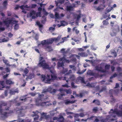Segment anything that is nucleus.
I'll use <instances>...</instances> for the list:
<instances>
[{"label":"nucleus","instance_id":"1","mask_svg":"<svg viewBox=\"0 0 122 122\" xmlns=\"http://www.w3.org/2000/svg\"><path fill=\"white\" fill-rule=\"evenodd\" d=\"M66 78H67L68 76H64V77L61 76L57 77L56 75H51L50 76L49 74L47 75L46 76L45 75L42 74L40 77V79L42 81L44 82L47 83H50L51 81L55 80H66Z\"/></svg>","mask_w":122,"mask_h":122},{"label":"nucleus","instance_id":"2","mask_svg":"<svg viewBox=\"0 0 122 122\" xmlns=\"http://www.w3.org/2000/svg\"><path fill=\"white\" fill-rule=\"evenodd\" d=\"M44 95L39 94L38 96L36 99V105L38 106H49L51 104L49 102H42V101L46 99L49 97V96L47 95L46 97H44Z\"/></svg>","mask_w":122,"mask_h":122},{"label":"nucleus","instance_id":"3","mask_svg":"<svg viewBox=\"0 0 122 122\" xmlns=\"http://www.w3.org/2000/svg\"><path fill=\"white\" fill-rule=\"evenodd\" d=\"M54 41L53 38H51L42 41L41 42V44L43 45H45V49L48 51H50L52 50V49L51 46H49V45L52 44Z\"/></svg>","mask_w":122,"mask_h":122},{"label":"nucleus","instance_id":"4","mask_svg":"<svg viewBox=\"0 0 122 122\" xmlns=\"http://www.w3.org/2000/svg\"><path fill=\"white\" fill-rule=\"evenodd\" d=\"M109 114L111 117L114 118L116 117V115L118 117H121L122 116V110H119L117 109L113 110L112 109L109 112Z\"/></svg>","mask_w":122,"mask_h":122},{"label":"nucleus","instance_id":"5","mask_svg":"<svg viewBox=\"0 0 122 122\" xmlns=\"http://www.w3.org/2000/svg\"><path fill=\"white\" fill-rule=\"evenodd\" d=\"M10 109V107H5L4 109V111H7L3 112L2 113V115H3L4 117H7L10 114L13 113L15 111H17L21 110L20 109H17V108H16V109H15L13 110H9Z\"/></svg>","mask_w":122,"mask_h":122},{"label":"nucleus","instance_id":"6","mask_svg":"<svg viewBox=\"0 0 122 122\" xmlns=\"http://www.w3.org/2000/svg\"><path fill=\"white\" fill-rule=\"evenodd\" d=\"M41 14V12H39L36 13V11L33 10L30 12V13L28 14L27 15L28 17H31L32 19H34L38 16L40 17V15Z\"/></svg>","mask_w":122,"mask_h":122},{"label":"nucleus","instance_id":"7","mask_svg":"<svg viewBox=\"0 0 122 122\" xmlns=\"http://www.w3.org/2000/svg\"><path fill=\"white\" fill-rule=\"evenodd\" d=\"M65 61H62L61 62H60V61H58L57 63L58 68L59 67H61L63 68V70L61 71V73L64 74L66 72L68 71V69L66 68L65 69L64 68V63ZM66 62L69 63L70 61H65Z\"/></svg>","mask_w":122,"mask_h":122},{"label":"nucleus","instance_id":"8","mask_svg":"<svg viewBox=\"0 0 122 122\" xmlns=\"http://www.w3.org/2000/svg\"><path fill=\"white\" fill-rule=\"evenodd\" d=\"M91 64L94 66H95L96 69V70L100 71L102 72H106V71L105 69H102V67L100 66H99L97 65L96 64V62H98V61H90Z\"/></svg>","mask_w":122,"mask_h":122},{"label":"nucleus","instance_id":"9","mask_svg":"<svg viewBox=\"0 0 122 122\" xmlns=\"http://www.w3.org/2000/svg\"><path fill=\"white\" fill-rule=\"evenodd\" d=\"M45 62L40 61L39 63L38 66L40 67H42L44 69H50V67H49L48 64L45 63Z\"/></svg>","mask_w":122,"mask_h":122},{"label":"nucleus","instance_id":"10","mask_svg":"<svg viewBox=\"0 0 122 122\" xmlns=\"http://www.w3.org/2000/svg\"><path fill=\"white\" fill-rule=\"evenodd\" d=\"M65 49L64 48H63L61 50V52L64 54V56L63 57L60 58L59 59L61 61H69L68 60L66 59V56L65 55V54L67 52V51H65Z\"/></svg>","mask_w":122,"mask_h":122},{"label":"nucleus","instance_id":"11","mask_svg":"<svg viewBox=\"0 0 122 122\" xmlns=\"http://www.w3.org/2000/svg\"><path fill=\"white\" fill-rule=\"evenodd\" d=\"M87 75L91 76H93L96 77L98 76V74L95 73H93L91 70H89L87 72Z\"/></svg>","mask_w":122,"mask_h":122},{"label":"nucleus","instance_id":"12","mask_svg":"<svg viewBox=\"0 0 122 122\" xmlns=\"http://www.w3.org/2000/svg\"><path fill=\"white\" fill-rule=\"evenodd\" d=\"M120 31L119 28L118 27L117 29H114L110 33V35L112 36H115L118 32Z\"/></svg>","mask_w":122,"mask_h":122},{"label":"nucleus","instance_id":"13","mask_svg":"<svg viewBox=\"0 0 122 122\" xmlns=\"http://www.w3.org/2000/svg\"><path fill=\"white\" fill-rule=\"evenodd\" d=\"M61 93L65 92L67 94H71L72 93L70 89H63L62 88L60 89L59 90Z\"/></svg>","mask_w":122,"mask_h":122},{"label":"nucleus","instance_id":"14","mask_svg":"<svg viewBox=\"0 0 122 122\" xmlns=\"http://www.w3.org/2000/svg\"><path fill=\"white\" fill-rule=\"evenodd\" d=\"M50 88H49L46 89H44L43 90V92H42V93L44 94L45 95V96L44 97H46L47 95H47V94L48 92H50V91H51Z\"/></svg>","mask_w":122,"mask_h":122},{"label":"nucleus","instance_id":"15","mask_svg":"<svg viewBox=\"0 0 122 122\" xmlns=\"http://www.w3.org/2000/svg\"><path fill=\"white\" fill-rule=\"evenodd\" d=\"M46 113H45L44 112H42L41 114V118H44L45 119H47L49 117V116L48 115H46Z\"/></svg>","mask_w":122,"mask_h":122},{"label":"nucleus","instance_id":"16","mask_svg":"<svg viewBox=\"0 0 122 122\" xmlns=\"http://www.w3.org/2000/svg\"><path fill=\"white\" fill-rule=\"evenodd\" d=\"M27 5H22L21 6H19L18 5H17L16 7H15V9H18L19 7H20V9H22V10H23L24 9V8H25V7H28Z\"/></svg>","mask_w":122,"mask_h":122},{"label":"nucleus","instance_id":"17","mask_svg":"<svg viewBox=\"0 0 122 122\" xmlns=\"http://www.w3.org/2000/svg\"><path fill=\"white\" fill-rule=\"evenodd\" d=\"M7 85H10L14 83V82L12 81L10 79H6L5 81Z\"/></svg>","mask_w":122,"mask_h":122},{"label":"nucleus","instance_id":"18","mask_svg":"<svg viewBox=\"0 0 122 122\" xmlns=\"http://www.w3.org/2000/svg\"><path fill=\"white\" fill-rule=\"evenodd\" d=\"M111 54L115 57L117 56V53L114 49L111 50L110 51Z\"/></svg>","mask_w":122,"mask_h":122},{"label":"nucleus","instance_id":"19","mask_svg":"<svg viewBox=\"0 0 122 122\" xmlns=\"http://www.w3.org/2000/svg\"><path fill=\"white\" fill-rule=\"evenodd\" d=\"M78 55H79L82 56V57H85L87 56L88 55L86 53L82 52L81 53H78Z\"/></svg>","mask_w":122,"mask_h":122},{"label":"nucleus","instance_id":"20","mask_svg":"<svg viewBox=\"0 0 122 122\" xmlns=\"http://www.w3.org/2000/svg\"><path fill=\"white\" fill-rule=\"evenodd\" d=\"M27 96V95L23 96L20 97V100L22 101H23L24 102H25L27 100V98H25V97Z\"/></svg>","mask_w":122,"mask_h":122},{"label":"nucleus","instance_id":"21","mask_svg":"<svg viewBox=\"0 0 122 122\" xmlns=\"http://www.w3.org/2000/svg\"><path fill=\"white\" fill-rule=\"evenodd\" d=\"M64 120L63 117L61 116L58 118V121L60 122H64Z\"/></svg>","mask_w":122,"mask_h":122},{"label":"nucleus","instance_id":"22","mask_svg":"<svg viewBox=\"0 0 122 122\" xmlns=\"http://www.w3.org/2000/svg\"><path fill=\"white\" fill-rule=\"evenodd\" d=\"M69 76V78H68V80H71L72 81H73L75 80V77L74 75H71L70 76Z\"/></svg>","mask_w":122,"mask_h":122},{"label":"nucleus","instance_id":"23","mask_svg":"<svg viewBox=\"0 0 122 122\" xmlns=\"http://www.w3.org/2000/svg\"><path fill=\"white\" fill-rule=\"evenodd\" d=\"M55 3H56V6H57L58 7H57L56 9H55L54 10V11H57V10H58V8H59L60 9H61V10H63V8H62V7H59L58 6V3L56 1H55Z\"/></svg>","mask_w":122,"mask_h":122},{"label":"nucleus","instance_id":"24","mask_svg":"<svg viewBox=\"0 0 122 122\" xmlns=\"http://www.w3.org/2000/svg\"><path fill=\"white\" fill-rule=\"evenodd\" d=\"M4 70L5 71H6V72L4 71H2V74H5V73H6V72H9L10 71L9 68L8 67H7L6 68H5L4 69Z\"/></svg>","mask_w":122,"mask_h":122},{"label":"nucleus","instance_id":"25","mask_svg":"<svg viewBox=\"0 0 122 122\" xmlns=\"http://www.w3.org/2000/svg\"><path fill=\"white\" fill-rule=\"evenodd\" d=\"M96 117L92 116L86 119L85 120V121H90L93 120V118L94 117Z\"/></svg>","mask_w":122,"mask_h":122},{"label":"nucleus","instance_id":"26","mask_svg":"<svg viewBox=\"0 0 122 122\" xmlns=\"http://www.w3.org/2000/svg\"><path fill=\"white\" fill-rule=\"evenodd\" d=\"M50 88L51 91H50V93H52L53 94H54L56 92L57 90L55 89H52V88L51 87H50Z\"/></svg>","mask_w":122,"mask_h":122},{"label":"nucleus","instance_id":"27","mask_svg":"<svg viewBox=\"0 0 122 122\" xmlns=\"http://www.w3.org/2000/svg\"><path fill=\"white\" fill-rule=\"evenodd\" d=\"M12 21L11 20H9L7 21H5L4 22L6 25L8 27H9V24L11 23Z\"/></svg>","mask_w":122,"mask_h":122},{"label":"nucleus","instance_id":"28","mask_svg":"<svg viewBox=\"0 0 122 122\" xmlns=\"http://www.w3.org/2000/svg\"><path fill=\"white\" fill-rule=\"evenodd\" d=\"M95 102V104L97 105H99L100 104V102L98 100L95 99L93 100L92 102V103H94Z\"/></svg>","mask_w":122,"mask_h":122},{"label":"nucleus","instance_id":"29","mask_svg":"<svg viewBox=\"0 0 122 122\" xmlns=\"http://www.w3.org/2000/svg\"><path fill=\"white\" fill-rule=\"evenodd\" d=\"M61 37V36H59L57 38L54 37L53 38L54 40V41L57 42L60 39Z\"/></svg>","mask_w":122,"mask_h":122},{"label":"nucleus","instance_id":"30","mask_svg":"<svg viewBox=\"0 0 122 122\" xmlns=\"http://www.w3.org/2000/svg\"><path fill=\"white\" fill-rule=\"evenodd\" d=\"M32 112L33 113L35 114H32V116L33 117H36L37 116H38V113H39V112L37 111H36V112L33 111Z\"/></svg>","mask_w":122,"mask_h":122},{"label":"nucleus","instance_id":"31","mask_svg":"<svg viewBox=\"0 0 122 122\" xmlns=\"http://www.w3.org/2000/svg\"><path fill=\"white\" fill-rule=\"evenodd\" d=\"M55 18L56 19H57L60 18L59 14L56 12H55Z\"/></svg>","mask_w":122,"mask_h":122},{"label":"nucleus","instance_id":"32","mask_svg":"<svg viewBox=\"0 0 122 122\" xmlns=\"http://www.w3.org/2000/svg\"><path fill=\"white\" fill-rule=\"evenodd\" d=\"M81 16L80 15H77V16L76 20V25H78L79 20Z\"/></svg>","mask_w":122,"mask_h":122},{"label":"nucleus","instance_id":"33","mask_svg":"<svg viewBox=\"0 0 122 122\" xmlns=\"http://www.w3.org/2000/svg\"><path fill=\"white\" fill-rule=\"evenodd\" d=\"M108 19H107L105 20H104L103 21V25H107L109 24L108 22Z\"/></svg>","mask_w":122,"mask_h":122},{"label":"nucleus","instance_id":"34","mask_svg":"<svg viewBox=\"0 0 122 122\" xmlns=\"http://www.w3.org/2000/svg\"><path fill=\"white\" fill-rule=\"evenodd\" d=\"M73 7L71 6H67L66 9L67 11L71 10H73Z\"/></svg>","mask_w":122,"mask_h":122},{"label":"nucleus","instance_id":"35","mask_svg":"<svg viewBox=\"0 0 122 122\" xmlns=\"http://www.w3.org/2000/svg\"><path fill=\"white\" fill-rule=\"evenodd\" d=\"M46 18L45 16H43L42 17V20H41V22L43 24L46 21Z\"/></svg>","mask_w":122,"mask_h":122},{"label":"nucleus","instance_id":"36","mask_svg":"<svg viewBox=\"0 0 122 122\" xmlns=\"http://www.w3.org/2000/svg\"><path fill=\"white\" fill-rule=\"evenodd\" d=\"M36 24L37 25H38L40 28V30L41 31V32H42V31H41V28L42 27L43 25L40 24V23L39 22H36Z\"/></svg>","mask_w":122,"mask_h":122},{"label":"nucleus","instance_id":"37","mask_svg":"<svg viewBox=\"0 0 122 122\" xmlns=\"http://www.w3.org/2000/svg\"><path fill=\"white\" fill-rule=\"evenodd\" d=\"M79 79L81 81V82L82 83H83L84 84L85 83V80L83 77H82L81 76H80L79 77Z\"/></svg>","mask_w":122,"mask_h":122},{"label":"nucleus","instance_id":"38","mask_svg":"<svg viewBox=\"0 0 122 122\" xmlns=\"http://www.w3.org/2000/svg\"><path fill=\"white\" fill-rule=\"evenodd\" d=\"M90 48L91 49L94 50H97V47H95L94 45H92L91 46Z\"/></svg>","mask_w":122,"mask_h":122},{"label":"nucleus","instance_id":"39","mask_svg":"<svg viewBox=\"0 0 122 122\" xmlns=\"http://www.w3.org/2000/svg\"><path fill=\"white\" fill-rule=\"evenodd\" d=\"M61 93V94L58 95V99H60L63 96L65 95V93H63V92H62V93Z\"/></svg>","mask_w":122,"mask_h":122},{"label":"nucleus","instance_id":"40","mask_svg":"<svg viewBox=\"0 0 122 122\" xmlns=\"http://www.w3.org/2000/svg\"><path fill=\"white\" fill-rule=\"evenodd\" d=\"M3 4L4 7H5L7 5V0H5L3 2Z\"/></svg>","mask_w":122,"mask_h":122},{"label":"nucleus","instance_id":"41","mask_svg":"<svg viewBox=\"0 0 122 122\" xmlns=\"http://www.w3.org/2000/svg\"><path fill=\"white\" fill-rule=\"evenodd\" d=\"M1 85L2 86V88L4 87V85L5 84V82L3 81H0V85Z\"/></svg>","mask_w":122,"mask_h":122},{"label":"nucleus","instance_id":"42","mask_svg":"<svg viewBox=\"0 0 122 122\" xmlns=\"http://www.w3.org/2000/svg\"><path fill=\"white\" fill-rule=\"evenodd\" d=\"M0 102L2 106H7V103L6 102L4 101H1Z\"/></svg>","mask_w":122,"mask_h":122},{"label":"nucleus","instance_id":"43","mask_svg":"<svg viewBox=\"0 0 122 122\" xmlns=\"http://www.w3.org/2000/svg\"><path fill=\"white\" fill-rule=\"evenodd\" d=\"M2 42H6L8 41V38L7 37L5 38L1 39Z\"/></svg>","mask_w":122,"mask_h":122},{"label":"nucleus","instance_id":"44","mask_svg":"<svg viewBox=\"0 0 122 122\" xmlns=\"http://www.w3.org/2000/svg\"><path fill=\"white\" fill-rule=\"evenodd\" d=\"M2 25V23L0 21V31H3L5 30V29L4 27H1Z\"/></svg>","mask_w":122,"mask_h":122},{"label":"nucleus","instance_id":"45","mask_svg":"<svg viewBox=\"0 0 122 122\" xmlns=\"http://www.w3.org/2000/svg\"><path fill=\"white\" fill-rule=\"evenodd\" d=\"M19 28V24H15L14 26V29L15 30L18 29Z\"/></svg>","mask_w":122,"mask_h":122},{"label":"nucleus","instance_id":"46","mask_svg":"<svg viewBox=\"0 0 122 122\" xmlns=\"http://www.w3.org/2000/svg\"><path fill=\"white\" fill-rule=\"evenodd\" d=\"M36 6V4H33L31 6V7H30V6H27V7H25V8H34Z\"/></svg>","mask_w":122,"mask_h":122},{"label":"nucleus","instance_id":"47","mask_svg":"<svg viewBox=\"0 0 122 122\" xmlns=\"http://www.w3.org/2000/svg\"><path fill=\"white\" fill-rule=\"evenodd\" d=\"M34 74H30L28 77L30 79L34 77Z\"/></svg>","mask_w":122,"mask_h":122},{"label":"nucleus","instance_id":"48","mask_svg":"<svg viewBox=\"0 0 122 122\" xmlns=\"http://www.w3.org/2000/svg\"><path fill=\"white\" fill-rule=\"evenodd\" d=\"M55 28L52 27H51L49 28V30L50 32H52L55 30Z\"/></svg>","mask_w":122,"mask_h":122},{"label":"nucleus","instance_id":"49","mask_svg":"<svg viewBox=\"0 0 122 122\" xmlns=\"http://www.w3.org/2000/svg\"><path fill=\"white\" fill-rule=\"evenodd\" d=\"M110 65H106L105 66V70L106 71V70H109L110 68Z\"/></svg>","mask_w":122,"mask_h":122},{"label":"nucleus","instance_id":"50","mask_svg":"<svg viewBox=\"0 0 122 122\" xmlns=\"http://www.w3.org/2000/svg\"><path fill=\"white\" fill-rule=\"evenodd\" d=\"M92 111L94 112H96L98 111L97 108V107H95L92 109Z\"/></svg>","mask_w":122,"mask_h":122},{"label":"nucleus","instance_id":"51","mask_svg":"<svg viewBox=\"0 0 122 122\" xmlns=\"http://www.w3.org/2000/svg\"><path fill=\"white\" fill-rule=\"evenodd\" d=\"M29 72L28 70L26 68L24 70V72L26 75Z\"/></svg>","mask_w":122,"mask_h":122},{"label":"nucleus","instance_id":"52","mask_svg":"<svg viewBox=\"0 0 122 122\" xmlns=\"http://www.w3.org/2000/svg\"><path fill=\"white\" fill-rule=\"evenodd\" d=\"M108 119L107 118H104L102 119L101 120V122H107L108 121Z\"/></svg>","mask_w":122,"mask_h":122},{"label":"nucleus","instance_id":"53","mask_svg":"<svg viewBox=\"0 0 122 122\" xmlns=\"http://www.w3.org/2000/svg\"><path fill=\"white\" fill-rule=\"evenodd\" d=\"M106 88L105 87H102L101 88V89L99 91V92L100 93H101L103 91L106 90Z\"/></svg>","mask_w":122,"mask_h":122},{"label":"nucleus","instance_id":"54","mask_svg":"<svg viewBox=\"0 0 122 122\" xmlns=\"http://www.w3.org/2000/svg\"><path fill=\"white\" fill-rule=\"evenodd\" d=\"M117 76V74L115 73L112 76H111L110 77V79H111L112 78L115 77Z\"/></svg>","mask_w":122,"mask_h":122},{"label":"nucleus","instance_id":"55","mask_svg":"<svg viewBox=\"0 0 122 122\" xmlns=\"http://www.w3.org/2000/svg\"><path fill=\"white\" fill-rule=\"evenodd\" d=\"M16 91H13L11 90H10V93L11 94H14L15 92H16Z\"/></svg>","mask_w":122,"mask_h":122},{"label":"nucleus","instance_id":"56","mask_svg":"<svg viewBox=\"0 0 122 122\" xmlns=\"http://www.w3.org/2000/svg\"><path fill=\"white\" fill-rule=\"evenodd\" d=\"M77 96L81 98L82 97L83 95L81 93H80V94H77L76 95Z\"/></svg>","mask_w":122,"mask_h":122},{"label":"nucleus","instance_id":"57","mask_svg":"<svg viewBox=\"0 0 122 122\" xmlns=\"http://www.w3.org/2000/svg\"><path fill=\"white\" fill-rule=\"evenodd\" d=\"M65 103L66 105H67L70 103V101H68V100H66L65 101Z\"/></svg>","mask_w":122,"mask_h":122},{"label":"nucleus","instance_id":"58","mask_svg":"<svg viewBox=\"0 0 122 122\" xmlns=\"http://www.w3.org/2000/svg\"><path fill=\"white\" fill-rule=\"evenodd\" d=\"M94 118H95V120L94 121V122H98L99 120V119L97 118V117H94Z\"/></svg>","mask_w":122,"mask_h":122},{"label":"nucleus","instance_id":"59","mask_svg":"<svg viewBox=\"0 0 122 122\" xmlns=\"http://www.w3.org/2000/svg\"><path fill=\"white\" fill-rule=\"evenodd\" d=\"M62 23L63 25H62V26H64L67 25L66 22L65 21H61V23Z\"/></svg>","mask_w":122,"mask_h":122},{"label":"nucleus","instance_id":"60","mask_svg":"<svg viewBox=\"0 0 122 122\" xmlns=\"http://www.w3.org/2000/svg\"><path fill=\"white\" fill-rule=\"evenodd\" d=\"M71 86L73 88H75L76 87L74 85V83L73 82H72L71 83Z\"/></svg>","mask_w":122,"mask_h":122},{"label":"nucleus","instance_id":"61","mask_svg":"<svg viewBox=\"0 0 122 122\" xmlns=\"http://www.w3.org/2000/svg\"><path fill=\"white\" fill-rule=\"evenodd\" d=\"M9 74H6L3 76V78L4 79H6L8 76Z\"/></svg>","mask_w":122,"mask_h":122},{"label":"nucleus","instance_id":"62","mask_svg":"<svg viewBox=\"0 0 122 122\" xmlns=\"http://www.w3.org/2000/svg\"><path fill=\"white\" fill-rule=\"evenodd\" d=\"M86 86H88L90 87H92V85L90 84V83L89 82L88 83H87V84L86 85Z\"/></svg>","mask_w":122,"mask_h":122},{"label":"nucleus","instance_id":"63","mask_svg":"<svg viewBox=\"0 0 122 122\" xmlns=\"http://www.w3.org/2000/svg\"><path fill=\"white\" fill-rule=\"evenodd\" d=\"M39 59V61H45V60L44 59V58L42 57H40Z\"/></svg>","mask_w":122,"mask_h":122},{"label":"nucleus","instance_id":"64","mask_svg":"<svg viewBox=\"0 0 122 122\" xmlns=\"http://www.w3.org/2000/svg\"><path fill=\"white\" fill-rule=\"evenodd\" d=\"M111 68L112 71H114L115 69V68L113 66H111Z\"/></svg>","mask_w":122,"mask_h":122}]
</instances>
